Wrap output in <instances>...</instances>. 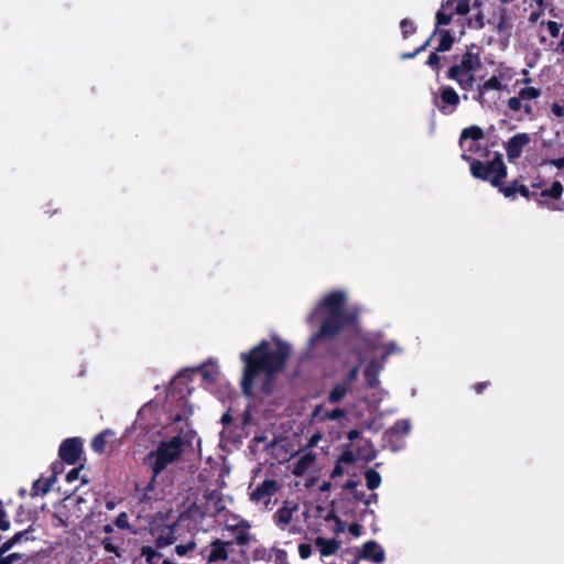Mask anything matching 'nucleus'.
I'll list each match as a JSON object with an SVG mask.
<instances>
[{
	"label": "nucleus",
	"instance_id": "29",
	"mask_svg": "<svg viewBox=\"0 0 564 564\" xmlns=\"http://www.w3.org/2000/svg\"><path fill=\"white\" fill-rule=\"evenodd\" d=\"M156 478L158 477H154V471H152L151 479L147 482V485L143 488H140L139 484L135 485V490L141 491V496H140L141 502H147L152 499L151 492L154 491V489H155Z\"/></svg>",
	"mask_w": 564,
	"mask_h": 564
},
{
	"label": "nucleus",
	"instance_id": "10",
	"mask_svg": "<svg viewBox=\"0 0 564 564\" xmlns=\"http://www.w3.org/2000/svg\"><path fill=\"white\" fill-rule=\"evenodd\" d=\"M278 489L276 480L265 479L250 494V500L253 502L263 501L269 505L271 497L275 495Z\"/></svg>",
	"mask_w": 564,
	"mask_h": 564
},
{
	"label": "nucleus",
	"instance_id": "32",
	"mask_svg": "<svg viewBox=\"0 0 564 564\" xmlns=\"http://www.w3.org/2000/svg\"><path fill=\"white\" fill-rule=\"evenodd\" d=\"M51 487H52L51 479H47L44 481L41 478H39L33 482L32 496L35 497L39 495H46L51 490Z\"/></svg>",
	"mask_w": 564,
	"mask_h": 564
},
{
	"label": "nucleus",
	"instance_id": "5",
	"mask_svg": "<svg viewBox=\"0 0 564 564\" xmlns=\"http://www.w3.org/2000/svg\"><path fill=\"white\" fill-rule=\"evenodd\" d=\"M433 106L444 116H451L456 112L460 97L449 85H442L437 90L432 91Z\"/></svg>",
	"mask_w": 564,
	"mask_h": 564
},
{
	"label": "nucleus",
	"instance_id": "59",
	"mask_svg": "<svg viewBox=\"0 0 564 564\" xmlns=\"http://www.w3.org/2000/svg\"><path fill=\"white\" fill-rule=\"evenodd\" d=\"M491 384L490 381H480V382H477L474 384V391L477 393V394H481L485 389H487L489 386Z\"/></svg>",
	"mask_w": 564,
	"mask_h": 564
},
{
	"label": "nucleus",
	"instance_id": "61",
	"mask_svg": "<svg viewBox=\"0 0 564 564\" xmlns=\"http://www.w3.org/2000/svg\"><path fill=\"white\" fill-rule=\"evenodd\" d=\"M546 163L555 166L557 170L564 169V155L558 159L546 161Z\"/></svg>",
	"mask_w": 564,
	"mask_h": 564
},
{
	"label": "nucleus",
	"instance_id": "51",
	"mask_svg": "<svg viewBox=\"0 0 564 564\" xmlns=\"http://www.w3.org/2000/svg\"><path fill=\"white\" fill-rule=\"evenodd\" d=\"M507 21H508L507 10L502 9L500 12V15H499V21L497 23V31L499 33H502L507 29Z\"/></svg>",
	"mask_w": 564,
	"mask_h": 564
},
{
	"label": "nucleus",
	"instance_id": "17",
	"mask_svg": "<svg viewBox=\"0 0 564 564\" xmlns=\"http://www.w3.org/2000/svg\"><path fill=\"white\" fill-rule=\"evenodd\" d=\"M379 372L380 366L372 359L368 362L364 370V376L369 388H376L379 386Z\"/></svg>",
	"mask_w": 564,
	"mask_h": 564
},
{
	"label": "nucleus",
	"instance_id": "38",
	"mask_svg": "<svg viewBox=\"0 0 564 564\" xmlns=\"http://www.w3.org/2000/svg\"><path fill=\"white\" fill-rule=\"evenodd\" d=\"M400 29L404 39L416 32V26L410 19H402L400 22Z\"/></svg>",
	"mask_w": 564,
	"mask_h": 564
},
{
	"label": "nucleus",
	"instance_id": "3",
	"mask_svg": "<svg viewBox=\"0 0 564 564\" xmlns=\"http://www.w3.org/2000/svg\"><path fill=\"white\" fill-rule=\"evenodd\" d=\"M460 158L470 164V173L475 178L489 181L492 186H499L500 181L507 177V166L498 152L488 163L475 160L466 152H463Z\"/></svg>",
	"mask_w": 564,
	"mask_h": 564
},
{
	"label": "nucleus",
	"instance_id": "33",
	"mask_svg": "<svg viewBox=\"0 0 564 564\" xmlns=\"http://www.w3.org/2000/svg\"><path fill=\"white\" fill-rule=\"evenodd\" d=\"M517 185H518V181L517 180L512 181L507 186L503 184V180H501L500 181V185L499 186H495V187L498 188V191L500 193H502L507 198H514L516 194H517Z\"/></svg>",
	"mask_w": 564,
	"mask_h": 564
},
{
	"label": "nucleus",
	"instance_id": "48",
	"mask_svg": "<svg viewBox=\"0 0 564 564\" xmlns=\"http://www.w3.org/2000/svg\"><path fill=\"white\" fill-rule=\"evenodd\" d=\"M23 554L21 553H11L8 555H0V564H13L15 561L21 560Z\"/></svg>",
	"mask_w": 564,
	"mask_h": 564
},
{
	"label": "nucleus",
	"instance_id": "12",
	"mask_svg": "<svg viewBox=\"0 0 564 564\" xmlns=\"http://www.w3.org/2000/svg\"><path fill=\"white\" fill-rule=\"evenodd\" d=\"M359 558L372 562L375 564H381L386 560V553L378 542L371 540L364 543L361 550L359 551Z\"/></svg>",
	"mask_w": 564,
	"mask_h": 564
},
{
	"label": "nucleus",
	"instance_id": "62",
	"mask_svg": "<svg viewBox=\"0 0 564 564\" xmlns=\"http://www.w3.org/2000/svg\"><path fill=\"white\" fill-rule=\"evenodd\" d=\"M357 486H358V481L349 479V480H347L345 482L343 488L346 489V490H354L355 491Z\"/></svg>",
	"mask_w": 564,
	"mask_h": 564
},
{
	"label": "nucleus",
	"instance_id": "30",
	"mask_svg": "<svg viewBox=\"0 0 564 564\" xmlns=\"http://www.w3.org/2000/svg\"><path fill=\"white\" fill-rule=\"evenodd\" d=\"M141 556L145 557L148 564H161L162 554L152 546L144 545L141 547Z\"/></svg>",
	"mask_w": 564,
	"mask_h": 564
},
{
	"label": "nucleus",
	"instance_id": "58",
	"mask_svg": "<svg viewBox=\"0 0 564 564\" xmlns=\"http://www.w3.org/2000/svg\"><path fill=\"white\" fill-rule=\"evenodd\" d=\"M348 531L354 536H359L361 534V532H362V527L359 523H357V522H352V523L349 524Z\"/></svg>",
	"mask_w": 564,
	"mask_h": 564
},
{
	"label": "nucleus",
	"instance_id": "35",
	"mask_svg": "<svg viewBox=\"0 0 564 564\" xmlns=\"http://www.w3.org/2000/svg\"><path fill=\"white\" fill-rule=\"evenodd\" d=\"M453 19V12L448 9H441L436 12V28L441 25H447Z\"/></svg>",
	"mask_w": 564,
	"mask_h": 564
},
{
	"label": "nucleus",
	"instance_id": "54",
	"mask_svg": "<svg viewBox=\"0 0 564 564\" xmlns=\"http://www.w3.org/2000/svg\"><path fill=\"white\" fill-rule=\"evenodd\" d=\"M53 521H54L53 523L55 527H62V528L68 527L67 519L58 513L53 514Z\"/></svg>",
	"mask_w": 564,
	"mask_h": 564
},
{
	"label": "nucleus",
	"instance_id": "56",
	"mask_svg": "<svg viewBox=\"0 0 564 564\" xmlns=\"http://www.w3.org/2000/svg\"><path fill=\"white\" fill-rule=\"evenodd\" d=\"M82 467L73 468L66 474V481L73 482L78 479Z\"/></svg>",
	"mask_w": 564,
	"mask_h": 564
},
{
	"label": "nucleus",
	"instance_id": "44",
	"mask_svg": "<svg viewBox=\"0 0 564 564\" xmlns=\"http://www.w3.org/2000/svg\"><path fill=\"white\" fill-rule=\"evenodd\" d=\"M517 193H519L525 199L534 200V196H536V191H530L528 186L519 184L517 185Z\"/></svg>",
	"mask_w": 564,
	"mask_h": 564
},
{
	"label": "nucleus",
	"instance_id": "8",
	"mask_svg": "<svg viewBox=\"0 0 564 564\" xmlns=\"http://www.w3.org/2000/svg\"><path fill=\"white\" fill-rule=\"evenodd\" d=\"M448 79L455 80L462 90H471L475 84V73L463 65V63L453 64L446 74Z\"/></svg>",
	"mask_w": 564,
	"mask_h": 564
},
{
	"label": "nucleus",
	"instance_id": "1",
	"mask_svg": "<svg viewBox=\"0 0 564 564\" xmlns=\"http://www.w3.org/2000/svg\"><path fill=\"white\" fill-rule=\"evenodd\" d=\"M291 355L289 344L275 339V349H271L268 340H261L257 346L252 347L248 352H241L240 358L245 364L241 378V391L248 398L254 397V380L260 373H264L261 383V391L265 395L273 392V382L275 376L283 371L286 361Z\"/></svg>",
	"mask_w": 564,
	"mask_h": 564
},
{
	"label": "nucleus",
	"instance_id": "55",
	"mask_svg": "<svg viewBox=\"0 0 564 564\" xmlns=\"http://www.w3.org/2000/svg\"><path fill=\"white\" fill-rule=\"evenodd\" d=\"M10 528V522L7 520L6 511L0 508V530L7 531Z\"/></svg>",
	"mask_w": 564,
	"mask_h": 564
},
{
	"label": "nucleus",
	"instance_id": "52",
	"mask_svg": "<svg viewBox=\"0 0 564 564\" xmlns=\"http://www.w3.org/2000/svg\"><path fill=\"white\" fill-rule=\"evenodd\" d=\"M299 554H300L301 558H303V560L308 558L311 556V554H312V546H311V544H308V543H301L299 545Z\"/></svg>",
	"mask_w": 564,
	"mask_h": 564
},
{
	"label": "nucleus",
	"instance_id": "14",
	"mask_svg": "<svg viewBox=\"0 0 564 564\" xmlns=\"http://www.w3.org/2000/svg\"><path fill=\"white\" fill-rule=\"evenodd\" d=\"M227 529L232 533L237 532L235 541L238 545H247L250 542V523L246 519H240L237 524L227 525Z\"/></svg>",
	"mask_w": 564,
	"mask_h": 564
},
{
	"label": "nucleus",
	"instance_id": "18",
	"mask_svg": "<svg viewBox=\"0 0 564 564\" xmlns=\"http://www.w3.org/2000/svg\"><path fill=\"white\" fill-rule=\"evenodd\" d=\"M351 354L356 355L357 362L355 366L351 367V369L348 371V373L341 380V382H344L350 389H351L354 382L358 379L359 369H360V366L362 362V354H361L360 349L352 348Z\"/></svg>",
	"mask_w": 564,
	"mask_h": 564
},
{
	"label": "nucleus",
	"instance_id": "40",
	"mask_svg": "<svg viewBox=\"0 0 564 564\" xmlns=\"http://www.w3.org/2000/svg\"><path fill=\"white\" fill-rule=\"evenodd\" d=\"M196 547V542L191 540L186 544H178L175 546V552L178 556H185L188 552Z\"/></svg>",
	"mask_w": 564,
	"mask_h": 564
},
{
	"label": "nucleus",
	"instance_id": "13",
	"mask_svg": "<svg viewBox=\"0 0 564 564\" xmlns=\"http://www.w3.org/2000/svg\"><path fill=\"white\" fill-rule=\"evenodd\" d=\"M231 544V541H223L220 539L213 540L209 544L210 552L207 556V563L212 564L219 561H227L229 557L227 547Z\"/></svg>",
	"mask_w": 564,
	"mask_h": 564
},
{
	"label": "nucleus",
	"instance_id": "7",
	"mask_svg": "<svg viewBox=\"0 0 564 564\" xmlns=\"http://www.w3.org/2000/svg\"><path fill=\"white\" fill-rule=\"evenodd\" d=\"M411 424L408 420H398L389 430L384 432L383 441L392 452L403 448V437L409 434Z\"/></svg>",
	"mask_w": 564,
	"mask_h": 564
},
{
	"label": "nucleus",
	"instance_id": "53",
	"mask_svg": "<svg viewBox=\"0 0 564 564\" xmlns=\"http://www.w3.org/2000/svg\"><path fill=\"white\" fill-rule=\"evenodd\" d=\"M561 24L556 21L547 22V31L552 37H557L560 35Z\"/></svg>",
	"mask_w": 564,
	"mask_h": 564
},
{
	"label": "nucleus",
	"instance_id": "31",
	"mask_svg": "<svg viewBox=\"0 0 564 564\" xmlns=\"http://www.w3.org/2000/svg\"><path fill=\"white\" fill-rule=\"evenodd\" d=\"M365 478H366V485L368 489L375 490L377 489L381 484V476L380 474L375 469H367L365 471Z\"/></svg>",
	"mask_w": 564,
	"mask_h": 564
},
{
	"label": "nucleus",
	"instance_id": "27",
	"mask_svg": "<svg viewBox=\"0 0 564 564\" xmlns=\"http://www.w3.org/2000/svg\"><path fill=\"white\" fill-rule=\"evenodd\" d=\"M113 435L110 430H105L98 433L91 441V448L97 454H102L106 448L107 437Z\"/></svg>",
	"mask_w": 564,
	"mask_h": 564
},
{
	"label": "nucleus",
	"instance_id": "60",
	"mask_svg": "<svg viewBox=\"0 0 564 564\" xmlns=\"http://www.w3.org/2000/svg\"><path fill=\"white\" fill-rule=\"evenodd\" d=\"M551 110L555 117H564V106L560 105L558 102H553Z\"/></svg>",
	"mask_w": 564,
	"mask_h": 564
},
{
	"label": "nucleus",
	"instance_id": "49",
	"mask_svg": "<svg viewBox=\"0 0 564 564\" xmlns=\"http://www.w3.org/2000/svg\"><path fill=\"white\" fill-rule=\"evenodd\" d=\"M507 104L510 110L519 111L522 107V98L518 94V96L509 98Z\"/></svg>",
	"mask_w": 564,
	"mask_h": 564
},
{
	"label": "nucleus",
	"instance_id": "39",
	"mask_svg": "<svg viewBox=\"0 0 564 564\" xmlns=\"http://www.w3.org/2000/svg\"><path fill=\"white\" fill-rule=\"evenodd\" d=\"M104 550L108 553H113L116 554L117 557H121V552L119 550V547L117 545L113 544L112 542V539L109 538V536H106L101 541H100Z\"/></svg>",
	"mask_w": 564,
	"mask_h": 564
},
{
	"label": "nucleus",
	"instance_id": "2",
	"mask_svg": "<svg viewBox=\"0 0 564 564\" xmlns=\"http://www.w3.org/2000/svg\"><path fill=\"white\" fill-rule=\"evenodd\" d=\"M347 296L343 291H332L326 294L308 315L307 323L313 324L319 315L323 321L318 330L308 340V347L314 349L321 341L335 338L341 330L358 324L359 312L346 310Z\"/></svg>",
	"mask_w": 564,
	"mask_h": 564
},
{
	"label": "nucleus",
	"instance_id": "45",
	"mask_svg": "<svg viewBox=\"0 0 564 564\" xmlns=\"http://www.w3.org/2000/svg\"><path fill=\"white\" fill-rule=\"evenodd\" d=\"M341 465L343 464H347V465H350V464H354L355 460H356V456L355 454L351 452V451H344L340 456L338 457L337 459Z\"/></svg>",
	"mask_w": 564,
	"mask_h": 564
},
{
	"label": "nucleus",
	"instance_id": "41",
	"mask_svg": "<svg viewBox=\"0 0 564 564\" xmlns=\"http://www.w3.org/2000/svg\"><path fill=\"white\" fill-rule=\"evenodd\" d=\"M272 561L275 564H289L286 551L273 547Z\"/></svg>",
	"mask_w": 564,
	"mask_h": 564
},
{
	"label": "nucleus",
	"instance_id": "26",
	"mask_svg": "<svg viewBox=\"0 0 564 564\" xmlns=\"http://www.w3.org/2000/svg\"><path fill=\"white\" fill-rule=\"evenodd\" d=\"M460 63L467 66L468 69L476 73L481 67V61L478 53L466 51L460 58Z\"/></svg>",
	"mask_w": 564,
	"mask_h": 564
},
{
	"label": "nucleus",
	"instance_id": "37",
	"mask_svg": "<svg viewBox=\"0 0 564 564\" xmlns=\"http://www.w3.org/2000/svg\"><path fill=\"white\" fill-rule=\"evenodd\" d=\"M273 557V549H267V547H257L253 551V558L254 560H263V561H272Z\"/></svg>",
	"mask_w": 564,
	"mask_h": 564
},
{
	"label": "nucleus",
	"instance_id": "21",
	"mask_svg": "<svg viewBox=\"0 0 564 564\" xmlns=\"http://www.w3.org/2000/svg\"><path fill=\"white\" fill-rule=\"evenodd\" d=\"M434 33H438L440 40L438 45L436 47V52H447L452 48L455 39L449 30L446 29H435Z\"/></svg>",
	"mask_w": 564,
	"mask_h": 564
},
{
	"label": "nucleus",
	"instance_id": "36",
	"mask_svg": "<svg viewBox=\"0 0 564 564\" xmlns=\"http://www.w3.org/2000/svg\"><path fill=\"white\" fill-rule=\"evenodd\" d=\"M519 95L522 100L525 101L539 98L541 96V90L535 87H524L520 89Z\"/></svg>",
	"mask_w": 564,
	"mask_h": 564
},
{
	"label": "nucleus",
	"instance_id": "28",
	"mask_svg": "<svg viewBox=\"0 0 564 564\" xmlns=\"http://www.w3.org/2000/svg\"><path fill=\"white\" fill-rule=\"evenodd\" d=\"M202 378L209 383H214L217 381L219 371L214 364H204L203 366L196 369Z\"/></svg>",
	"mask_w": 564,
	"mask_h": 564
},
{
	"label": "nucleus",
	"instance_id": "16",
	"mask_svg": "<svg viewBox=\"0 0 564 564\" xmlns=\"http://www.w3.org/2000/svg\"><path fill=\"white\" fill-rule=\"evenodd\" d=\"M314 543L319 549L322 556L334 555L340 547V542L336 539H326L323 536H317Z\"/></svg>",
	"mask_w": 564,
	"mask_h": 564
},
{
	"label": "nucleus",
	"instance_id": "24",
	"mask_svg": "<svg viewBox=\"0 0 564 564\" xmlns=\"http://www.w3.org/2000/svg\"><path fill=\"white\" fill-rule=\"evenodd\" d=\"M351 389L346 386L344 382H337L333 389L329 391L328 393V397H327V400L329 403H338L340 402L345 397L346 394L350 391Z\"/></svg>",
	"mask_w": 564,
	"mask_h": 564
},
{
	"label": "nucleus",
	"instance_id": "9",
	"mask_svg": "<svg viewBox=\"0 0 564 564\" xmlns=\"http://www.w3.org/2000/svg\"><path fill=\"white\" fill-rule=\"evenodd\" d=\"M83 453V441L80 437H69L62 442L58 448L59 458L68 464L74 465L78 462Z\"/></svg>",
	"mask_w": 564,
	"mask_h": 564
},
{
	"label": "nucleus",
	"instance_id": "25",
	"mask_svg": "<svg viewBox=\"0 0 564 564\" xmlns=\"http://www.w3.org/2000/svg\"><path fill=\"white\" fill-rule=\"evenodd\" d=\"M322 409H323L322 404L316 405V408L314 409L313 415L321 416V420H332V421H337V420H340L346 416V410L340 409V408H336L332 411H327V412H325V414H322Z\"/></svg>",
	"mask_w": 564,
	"mask_h": 564
},
{
	"label": "nucleus",
	"instance_id": "22",
	"mask_svg": "<svg viewBox=\"0 0 564 564\" xmlns=\"http://www.w3.org/2000/svg\"><path fill=\"white\" fill-rule=\"evenodd\" d=\"M485 132L479 126H470L468 128H465L460 132L459 137V145L460 148H464V142L467 139H470L475 142L484 139Z\"/></svg>",
	"mask_w": 564,
	"mask_h": 564
},
{
	"label": "nucleus",
	"instance_id": "19",
	"mask_svg": "<svg viewBox=\"0 0 564 564\" xmlns=\"http://www.w3.org/2000/svg\"><path fill=\"white\" fill-rule=\"evenodd\" d=\"M295 509H296V507L289 508L285 502L284 506L280 507L273 514L275 524L278 527H280L281 529H284L291 522L293 511Z\"/></svg>",
	"mask_w": 564,
	"mask_h": 564
},
{
	"label": "nucleus",
	"instance_id": "6",
	"mask_svg": "<svg viewBox=\"0 0 564 564\" xmlns=\"http://www.w3.org/2000/svg\"><path fill=\"white\" fill-rule=\"evenodd\" d=\"M563 193V184L560 181H554L549 188L536 192L534 202L542 208L552 212H564V204H558Z\"/></svg>",
	"mask_w": 564,
	"mask_h": 564
},
{
	"label": "nucleus",
	"instance_id": "50",
	"mask_svg": "<svg viewBox=\"0 0 564 564\" xmlns=\"http://www.w3.org/2000/svg\"><path fill=\"white\" fill-rule=\"evenodd\" d=\"M430 41H431V39H427L422 45L416 47L413 52L403 54L402 58H404V59L413 58L421 52H424L427 48V46L430 45Z\"/></svg>",
	"mask_w": 564,
	"mask_h": 564
},
{
	"label": "nucleus",
	"instance_id": "64",
	"mask_svg": "<svg viewBox=\"0 0 564 564\" xmlns=\"http://www.w3.org/2000/svg\"><path fill=\"white\" fill-rule=\"evenodd\" d=\"M220 422L224 424V425H229L231 424L232 422V416L231 414L229 413V411H227L226 413L223 414L221 419H220Z\"/></svg>",
	"mask_w": 564,
	"mask_h": 564
},
{
	"label": "nucleus",
	"instance_id": "43",
	"mask_svg": "<svg viewBox=\"0 0 564 564\" xmlns=\"http://www.w3.org/2000/svg\"><path fill=\"white\" fill-rule=\"evenodd\" d=\"M468 25L470 28H474V29H477V30L482 29L485 26V20H484L482 13L478 12L473 18H470L468 20Z\"/></svg>",
	"mask_w": 564,
	"mask_h": 564
},
{
	"label": "nucleus",
	"instance_id": "20",
	"mask_svg": "<svg viewBox=\"0 0 564 564\" xmlns=\"http://www.w3.org/2000/svg\"><path fill=\"white\" fill-rule=\"evenodd\" d=\"M33 531L32 527H29L26 530L17 532L13 536L8 539L1 546H0V554H6L8 551H10L17 543L21 542L23 539L30 540V533Z\"/></svg>",
	"mask_w": 564,
	"mask_h": 564
},
{
	"label": "nucleus",
	"instance_id": "47",
	"mask_svg": "<svg viewBox=\"0 0 564 564\" xmlns=\"http://www.w3.org/2000/svg\"><path fill=\"white\" fill-rule=\"evenodd\" d=\"M440 62H441V57L440 55L437 54V52H432L429 57H427V61H426V64L432 67L434 70H438L441 68V65H440Z\"/></svg>",
	"mask_w": 564,
	"mask_h": 564
},
{
	"label": "nucleus",
	"instance_id": "11",
	"mask_svg": "<svg viewBox=\"0 0 564 564\" xmlns=\"http://www.w3.org/2000/svg\"><path fill=\"white\" fill-rule=\"evenodd\" d=\"M531 141V137L525 133H517L509 139L506 143V152L509 161L520 158L523 148L527 147Z\"/></svg>",
	"mask_w": 564,
	"mask_h": 564
},
{
	"label": "nucleus",
	"instance_id": "63",
	"mask_svg": "<svg viewBox=\"0 0 564 564\" xmlns=\"http://www.w3.org/2000/svg\"><path fill=\"white\" fill-rule=\"evenodd\" d=\"M544 185V181L542 180L541 176H538L532 183H531V188L533 189H538V188H542V186Z\"/></svg>",
	"mask_w": 564,
	"mask_h": 564
},
{
	"label": "nucleus",
	"instance_id": "46",
	"mask_svg": "<svg viewBox=\"0 0 564 564\" xmlns=\"http://www.w3.org/2000/svg\"><path fill=\"white\" fill-rule=\"evenodd\" d=\"M470 6L469 0H457L456 7H455V13L459 15H465L469 12Z\"/></svg>",
	"mask_w": 564,
	"mask_h": 564
},
{
	"label": "nucleus",
	"instance_id": "4",
	"mask_svg": "<svg viewBox=\"0 0 564 564\" xmlns=\"http://www.w3.org/2000/svg\"><path fill=\"white\" fill-rule=\"evenodd\" d=\"M184 442L180 435L172 437L170 441L161 442L155 451L147 455L151 470L154 477H158L170 464L176 462L183 454Z\"/></svg>",
	"mask_w": 564,
	"mask_h": 564
},
{
	"label": "nucleus",
	"instance_id": "57",
	"mask_svg": "<svg viewBox=\"0 0 564 564\" xmlns=\"http://www.w3.org/2000/svg\"><path fill=\"white\" fill-rule=\"evenodd\" d=\"M343 475H344V468H343L341 464L338 460H336V464L330 473V478L335 479Z\"/></svg>",
	"mask_w": 564,
	"mask_h": 564
},
{
	"label": "nucleus",
	"instance_id": "23",
	"mask_svg": "<svg viewBox=\"0 0 564 564\" xmlns=\"http://www.w3.org/2000/svg\"><path fill=\"white\" fill-rule=\"evenodd\" d=\"M176 541L175 531L173 527H165L155 539V547L164 549Z\"/></svg>",
	"mask_w": 564,
	"mask_h": 564
},
{
	"label": "nucleus",
	"instance_id": "15",
	"mask_svg": "<svg viewBox=\"0 0 564 564\" xmlns=\"http://www.w3.org/2000/svg\"><path fill=\"white\" fill-rule=\"evenodd\" d=\"M502 84L499 77L491 76L489 79L485 80L482 84H479L477 87V96L474 98L476 101H478L480 105H484V96L489 90H501Z\"/></svg>",
	"mask_w": 564,
	"mask_h": 564
},
{
	"label": "nucleus",
	"instance_id": "34",
	"mask_svg": "<svg viewBox=\"0 0 564 564\" xmlns=\"http://www.w3.org/2000/svg\"><path fill=\"white\" fill-rule=\"evenodd\" d=\"M313 460H314V457H313L311 454H306V455L302 456V457L297 460V463L295 464L293 473H294L295 475H301V474H303V473H304V470H305L306 468H308V466L313 463Z\"/></svg>",
	"mask_w": 564,
	"mask_h": 564
},
{
	"label": "nucleus",
	"instance_id": "42",
	"mask_svg": "<svg viewBox=\"0 0 564 564\" xmlns=\"http://www.w3.org/2000/svg\"><path fill=\"white\" fill-rule=\"evenodd\" d=\"M115 524L119 528V529H122V530H129L130 529V523H129V518H128V514L126 512H120L116 519H115Z\"/></svg>",
	"mask_w": 564,
	"mask_h": 564
}]
</instances>
